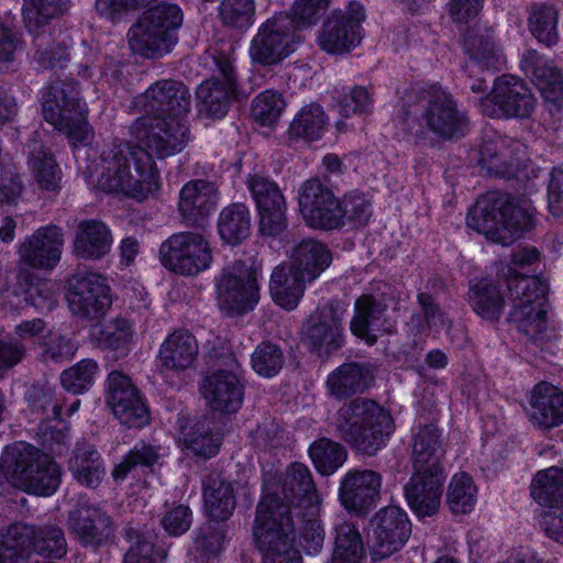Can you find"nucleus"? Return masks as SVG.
Returning a JSON list of instances; mask_svg holds the SVG:
<instances>
[{
    "instance_id": "9d476101",
    "label": "nucleus",
    "mask_w": 563,
    "mask_h": 563,
    "mask_svg": "<svg viewBox=\"0 0 563 563\" xmlns=\"http://www.w3.org/2000/svg\"><path fill=\"white\" fill-rule=\"evenodd\" d=\"M273 499L260 500L256 506L253 536L264 559L296 555L294 547L296 521L289 511H283Z\"/></svg>"
},
{
    "instance_id": "6e6552de",
    "label": "nucleus",
    "mask_w": 563,
    "mask_h": 563,
    "mask_svg": "<svg viewBox=\"0 0 563 563\" xmlns=\"http://www.w3.org/2000/svg\"><path fill=\"white\" fill-rule=\"evenodd\" d=\"M43 115L56 130L74 143H86L90 136L87 111L80 104L77 84L53 81L43 95Z\"/></svg>"
},
{
    "instance_id": "f8f14e48",
    "label": "nucleus",
    "mask_w": 563,
    "mask_h": 563,
    "mask_svg": "<svg viewBox=\"0 0 563 563\" xmlns=\"http://www.w3.org/2000/svg\"><path fill=\"white\" fill-rule=\"evenodd\" d=\"M217 295L220 309L229 314L252 310L260 299L254 265L235 261L225 266L217 280Z\"/></svg>"
},
{
    "instance_id": "9b49d317",
    "label": "nucleus",
    "mask_w": 563,
    "mask_h": 563,
    "mask_svg": "<svg viewBox=\"0 0 563 563\" xmlns=\"http://www.w3.org/2000/svg\"><path fill=\"white\" fill-rule=\"evenodd\" d=\"M273 499L283 511L292 515L319 507V496L310 470L302 463L290 464L278 479L265 481L261 500Z\"/></svg>"
},
{
    "instance_id": "4be33fe9",
    "label": "nucleus",
    "mask_w": 563,
    "mask_h": 563,
    "mask_svg": "<svg viewBox=\"0 0 563 563\" xmlns=\"http://www.w3.org/2000/svg\"><path fill=\"white\" fill-rule=\"evenodd\" d=\"M68 303L76 316L87 320L100 319L112 305L107 278L96 273L74 277L68 292Z\"/></svg>"
},
{
    "instance_id": "3c124183",
    "label": "nucleus",
    "mask_w": 563,
    "mask_h": 563,
    "mask_svg": "<svg viewBox=\"0 0 563 563\" xmlns=\"http://www.w3.org/2000/svg\"><path fill=\"white\" fill-rule=\"evenodd\" d=\"M66 11V0H23L22 16L29 32H38Z\"/></svg>"
},
{
    "instance_id": "cd10ccee",
    "label": "nucleus",
    "mask_w": 563,
    "mask_h": 563,
    "mask_svg": "<svg viewBox=\"0 0 563 563\" xmlns=\"http://www.w3.org/2000/svg\"><path fill=\"white\" fill-rule=\"evenodd\" d=\"M443 482V470H415L404 490L409 507L417 516H432L438 511Z\"/></svg>"
},
{
    "instance_id": "09e8293b",
    "label": "nucleus",
    "mask_w": 563,
    "mask_h": 563,
    "mask_svg": "<svg viewBox=\"0 0 563 563\" xmlns=\"http://www.w3.org/2000/svg\"><path fill=\"white\" fill-rule=\"evenodd\" d=\"M531 496L544 507L563 505V470L550 467L540 471L531 483Z\"/></svg>"
},
{
    "instance_id": "39448f33",
    "label": "nucleus",
    "mask_w": 563,
    "mask_h": 563,
    "mask_svg": "<svg viewBox=\"0 0 563 563\" xmlns=\"http://www.w3.org/2000/svg\"><path fill=\"white\" fill-rule=\"evenodd\" d=\"M395 430L388 410L377 401L356 397L345 401L335 412L334 435L355 452L374 456L387 443Z\"/></svg>"
},
{
    "instance_id": "7ed1b4c3",
    "label": "nucleus",
    "mask_w": 563,
    "mask_h": 563,
    "mask_svg": "<svg viewBox=\"0 0 563 563\" xmlns=\"http://www.w3.org/2000/svg\"><path fill=\"white\" fill-rule=\"evenodd\" d=\"M98 186L106 192L122 194L137 201L158 189L155 163L142 150L126 141L114 140L100 154Z\"/></svg>"
},
{
    "instance_id": "49530a36",
    "label": "nucleus",
    "mask_w": 563,
    "mask_h": 563,
    "mask_svg": "<svg viewBox=\"0 0 563 563\" xmlns=\"http://www.w3.org/2000/svg\"><path fill=\"white\" fill-rule=\"evenodd\" d=\"M29 165L38 186L44 190L59 189L62 172L52 154L47 153L41 142L29 144Z\"/></svg>"
},
{
    "instance_id": "680f3d73",
    "label": "nucleus",
    "mask_w": 563,
    "mask_h": 563,
    "mask_svg": "<svg viewBox=\"0 0 563 563\" xmlns=\"http://www.w3.org/2000/svg\"><path fill=\"white\" fill-rule=\"evenodd\" d=\"M99 366L91 358H85L60 374L63 388L74 395L87 391L95 383Z\"/></svg>"
},
{
    "instance_id": "f257e3e1",
    "label": "nucleus",
    "mask_w": 563,
    "mask_h": 563,
    "mask_svg": "<svg viewBox=\"0 0 563 563\" xmlns=\"http://www.w3.org/2000/svg\"><path fill=\"white\" fill-rule=\"evenodd\" d=\"M400 124L418 145H431V134L446 142L461 140L470 131L467 113L437 84L415 85L406 92Z\"/></svg>"
},
{
    "instance_id": "603ef678",
    "label": "nucleus",
    "mask_w": 563,
    "mask_h": 563,
    "mask_svg": "<svg viewBox=\"0 0 563 563\" xmlns=\"http://www.w3.org/2000/svg\"><path fill=\"white\" fill-rule=\"evenodd\" d=\"M184 443L195 455L210 459L218 454L222 438L211 428L209 419L197 421L183 432Z\"/></svg>"
},
{
    "instance_id": "5fc2aeb1",
    "label": "nucleus",
    "mask_w": 563,
    "mask_h": 563,
    "mask_svg": "<svg viewBox=\"0 0 563 563\" xmlns=\"http://www.w3.org/2000/svg\"><path fill=\"white\" fill-rule=\"evenodd\" d=\"M35 526L26 523H13L0 533V545L7 552V558L15 563L19 559L26 558L32 551Z\"/></svg>"
},
{
    "instance_id": "7c9ffc66",
    "label": "nucleus",
    "mask_w": 563,
    "mask_h": 563,
    "mask_svg": "<svg viewBox=\"0 0 563 563\" xmlns=\"http://www.w3.org/2000/svg\"><path fill=\"white\" fill-rule=\"evenodd\" d=\"M113 242L110 228L97 219L77 223L71 242L73 254L82 260L97 261L104 257Z\"/></svg>"
},
{
    "instance_id": "052dcab7",
    "label": "nucleus",
    "mask_w": 563,
    "mask_h": 563,
    "mask_svg": "<svg viewBox=\"0 0 563 563\" xmlns=\"http://www.w3.org/2000/svg\"><path fill=\"white\" fill-rule=\"evenodd\" d=\"M27 399L33 412L42 415L44 420L60 418L64 400L48 385L35 384L27 391Z\"/></svg>"
},
{
    "instance_id": "e2e57ef3",
    "label": "nucleus",
    "mask_w": 563,
    "mask_h": 563,
    "mask_svg": "<svg viewBox=\"0 0 563 563\" xmlns=\"http://www.w3.org/2000/svg\"><path fill=\"white\" fill-rule=\"evenodd\" d=\"M255 9L254 0H222L219 16L225 26L244 31L254 23Z\"/></svg>"
},
{
    "instance_id": "5701e85b",
    "label": "nucleus",
    "mask_w": 563,
    "mask_h": 563,
    "mask_svg": "<svg viewBox=\"0 0 563 563\" xmlns=\"http://www.w3.org/2000/svg\"><path fill=\"white\" fill-rule=\"evenodd\" d=\"M383 476L369 468H353L340 481L339 500L347 511L367 515L380 499Z\"/></svg>"
},
{
    "instance_id": "bb28decb",
    "label": "nucleus",
    "mask_w": 563,
    "mask_h": 563,
    "mask_svg": "<svg viewBox=\"0 0 563 563\" xmlns=\"http://www.w3.org/2000/svg\"><path fill=\"white\" fill-rule=\"evenodd\" d=\"M69 531L84 547L99 548L113 538L114 522L100 507L81 503L68 515Z\"/></svg>"
},
{
    "instance_id": "4c0bfd02",
    "label": "nucleus",
    "mask_w": 563,
    "mask_h": 563,
    "mask_svg": "<svg viewBox=\"0 0 563 563\" xmlns=\"http://www.w3.org/2000/svg\"><path fill=\"white\" fill-rule=\"evenodd\" d=\"M308 279L292 266L282 264L271 275L269 290L273 300L280 307L291 310L301 299Z\"/></svg>"
},
{
    "instance_id": "b1692460",
    "label": "nucleus",
    "mask_w": 563,
    "mask_h": 563,
    "mask_svg": "<svg viewBox=\"0 0 563 563\" xmlns=\"http://www.w3.org/2000/svg\"><path fill=\"white\" fill-rule=\"evenodd\" d=\"M228 360V369L212 372L200 385V391L208 406L213 411L222 413L236 412L243 402V385L236 375L240 365L232 355H229Z\"/></svg>"
},
{
    "instance_id": "58836bf2",
    "label": "nucleus",
    "mask_w": 563,
    "mask_h": 563,
    "mask_svg": "<svg viewBox=\"0 0 563 563\" xmlns=\"http://www.w3.org/2000/svg\"><path fill=\"white\" fill-rule=\"evenodd\" d=\"M499 280L483 278L470 286L467 300L474 312L484 319L497 321L505 307Z\"/></svg>"
},
{
    "instance_id": "f3484780",
    "label": "nucleus",
    "mask_w": 563,
    "mask_h": 563,
    "mask_svg": "<svg viewBox=\"0 0 563 563\" xmlns=\"http://www.w3.org/2000/svg\"><path fill=\"white\" fill-rule=\"evenodd\" d=\"M344 312V306L338 299H331L305 322V343L319 357H328L343 345Z\"/></svg>"
},
{
    "instance_id": "e433bc0d",
    "label": "nucleus",
    "mask_w": 563,
    "mask_h": 563,
    "mask_svg": "<svg viewBox=\"0 0 563 563\" xmlns=\"http://www.w3.org/2000/svg\"><path fill=\"white\" fill-rule=\"evenodd\" d=\"M68 468L79 484L89 488L98 487L106 474L100 453L88 442L76 443Z\"/></svg>"
},
{
    "instance_id": "f704fd0d",
    "label": "nucleus",
    "mask_w": 563,
    "mask_h": 563,
    "mask_svg": "<svg viewBox=\"0 0 563 563\" xmlns=\"http://www.w3.org/2000/svg\"><path fill=\"white\" fill-rule=\"evenodd\" d=\"M463 48L468 56L464 69L470 77L474 75V67L488 70L495 68L498 63L496 43L490 32L485 27L468 29L463 36Z\"/></svg>"
},
{
    "instance_id": "79ce46f5",
    "label": "nucleus",
    "mask_w": 563,
    "mask_h": 563,
    "mask_svg": "<svg viewBox=\"0 0 563 563\" xmlns=\"http://www.w3.org/2000/svg\"><path fill=\"white\" fill-rule=\"evenodd\" d=\"M251 227V214L244 203L235 202L224 207L218 218L219 235L230 245H238L246 240Z\"/></svg>"
},
{
    "instance_id": "423d86ee",
    "label": "nucleus",
    "mask_w": 563,
    "mask_h": 563,
    "mask_svg": "<svg viewBox=\"0 0 563 563\" xmlns=\"http://www.w3.org/2000/svg\"><path fill=\"white\" fill-rule=\"evenodd\" d=\"M0 467L12 486L29 494L49 496L60 484L62 472L55 461L25 442L7 446Z\"/></svg>"
},
{
    "instance_id": "6ab92c4d",
    "label": "nucleus",
    "mask_w": 563,
    "mask_h": 563,
    "mask_svg": "<svg viewBox=\"0 0 563 563\" xmlns=\"http://www.w3.org/2000/svg\"><path fill=\"white\" fill-rule=\"evenodd\" d=\"M364 19L363 5L356 1L349 4L346 12L334 11L323 23L319 46L332 54L350 52L361 43Z\"/></svg>"
},
{
    "instance_id": "a18cd8bd",
    "label": "nucleus",
    "mask_w": 563,
    "mask_h": 563,
    "mask_svg": "<svg viewBox=\"0 0 563 563\" xmlns=\"http://www.w3.org/2000/svg\"><path fill=\"white\" fill-rule=\"evenodd\" d=\"M558 22L559 11L553 4L538 2L528 8L529 31L539 43L548 47L559 41Z\"/></svg>"
},
{
    "instance_id": "a19ab883",
    "label": "nucleus",
    "mask_w": 563,
    "mask_h": 563,
    "mask_svg": "<svg viewBox=\"0 0 563 563\" xmlns=\"http://www.w3.org/2000/svg\"><path fill=\"white\" fill-rule=\"evenodd\" d=\"M331 260L324 244L314 239H305L295 246L289 265L312 282L330 265Z\"/></svg>"
},
{
    "instance_id": "2f4dec72",
    "label": "nucleus",
    "mask_w": 563,
    "mask_h": 563,
    "mask_svg": "<svg viewBox=\"0 0 563 563\" xmlns=\"http://www.w3.org/2000/svg\"><path fill=\"white\" fill-rule=\"evenodd\" d=\"M528 416L540 429H552L562 424L563 393L552 384H537L530 395Z\"/></svg>"
},
{
    "instance_id": "ddd939ff",
    "label": "nucleus",
    "mask_w": 563,
    "mask_h": 563,
    "mask_svg": "<svg viewBox=\"0 0 563 563\" xmlns=\"http://www.w3.org/2000/svg\"><path fill=\"white\" fill-rule=\"evenodd\" d=\"M536 98L530 88L510 75L497 77L490 92L479 99L481 111L497 119H527L536 108Z\"/></svg>"
},
{
    "instance_id": "338daca9",
    "label": "nucleus",
    "mask_w": 563,
    "mask_h": 563,
    "mask_svg": "<svg viewBox=\"0 0 563 563\" xmlns=\"http://www.w3.org/2000/svg\"><path fill=\"white\" fill-rule=\"evenodd\" d=\"M284 363L285 357L282 349L268 341L260 343L251 355L252 368L266 378L277 375Z\"/></svg>"
},
{
    "instance_id": "bf43d9fd",
    "label": "nucleus",
    "mask_w": 563,
    "mask_h": 563,
    "mask_svg": "<svg viewBox=\"0 0 563 563\" xmlns=\"http://www.w3.org/2000/svg\"><path fill=\"white\" fill-rule=\"evenodd\" d=\"M332 555L336 558H364V544L358 528L350 521H341L334 526Z\"/></svg>"
},
{
    "instance_id": "0eeeda50",
    "label": "nucleus",
    "mask_w": 563,
    "mask_h": 563,
    "mask_svg": "<svg viewBox=\"0 0 563 563\" xmlns=\"http://www.w3.org/2000/svg\"><path fill=\"white\" fill-rule=\"evenodd\" d=\"M184 14L177 4L159 2L142 13L128 32L133 53L146 58L168 53L177 42Z\"/></svg>"
},
{
    "instance_id": "2eb2a0df",
    "label": "nucleus",
    "mask_w": 563,
    "mask_h": 563,
    "mask_svg": "<svg viewBox=\"0 0 563 563\" xmlns=\"http://www.w3.org/2000/svg\"><path fill=\"white\" fill-rule=\"evenodd\" d=\"M164 267L184 276H194L207 269L212 261L208 241L198 233L183 232L169 236L161 244Z\"/></svg>"
},
{
    "instance_id": "c03bdc74",
    "label": "nucleus",
    "mask_w": 563,
    "mask_h": 563,
    "mask_svg": "<svg viewBox=\"0 0 563 563\" xmlns=\"http://www.w3.org/2000/svg\"><path fill=\"white\" fill-rule=\"evenodd\" d=\"M124 538L130 543V548L123 563H163L167 558V551L155 545V534L148 531L126 527Z\"/></svg>"
},
{
    "instance_id": "0e129e2a",
    "label": "nucleus",
    "mask_w": 563,
    "mask_h": 563,
    "mask_svg": "<svg viewBox=\"0 0 563 563\" xmlns=\"http://www.w3.org/2000/svg\"><path fill=\"white\" fill-rule=\"evenodd\" d=\"M158 459L159 453L156 446L140 442L114 466L113 481L115 483L123 482L136 466L151 467L157 463Z\"/></svg>"
},
{
    "instance_id": "72a5a7b5",
    "label": "nucleus",
    "mask_w": 563,
    "mask_h": 563,
    "mask_svg": "<svg viewBox=\"0 0 563 563\" xmlns=\"http://www.w3.org/2000/svg\"><path fill=\"white\" fill-rule=\"evenodd\" d=\"M373 379L374 375L369 364L350 362L330 373L325 384L331 396L343 400L355 394L364 393Z\"/></svg>"
},
{
    "instance_id": "ea45409f",
    "label": "nucleus",
    "mask_w": 563,
    "mask_h": 563,
    "mask_svg": "<svg viewBox=\"0 0 563 563\" xmlns=\"http://www.w3.org/2000/svg\"><path fill=\"white\" fill-rule=\"evenodd\" d=\"M203 498L207 512L214 521L228 520L236 505L232 483L216 473L210 474L203 484Z\"/></svg>"
},
{
    "instance_id": "a211bd4d",
    "label": "nucleus",
    "mask_w": 563,
    "mask_h": 563,
    "mask_svg": "<svg viewBox=\"0 0 563 563\" xmlns=\"http://www.w3.org/2000/svg\"><path fill=\"white\" fill-rule=\"evenodd\" d=\"M298 202L309 227L322 230L342 228L340 200L319 179L312 178L301 185Z\"/></svg>"
},
{
    "instance_id": "4468645a",
    "label": "nucleus",
    "mask_w": 563,
    "mask_h": 563,
    "mask_svg": "<svg viewBox=\"0 0 563 563\" xmlns=\"http://www.w3.org/2000/svg\"><path fill=\"white\" fill-rule=\"evenodd\" d=\"M296 43L294 21L288 13H278L257 29L251 41L250 57L262 66L277 65L294 52Z\"/></svg>"
},
{
    "instance_id": "c85d7f7f",
    "label": "nucleus",
    "mask_w": 563,
    "mask_h": 563,
    "mask_svg": "<svg viewBox=\"0 0 563 563\" xmlns=\"http://www.w3.org/2000/svg\"><path fill=\"white\" fill-rule=\"evenodd\" d=\"M523 67L531 74L533 82L550 111H563V74L554 63L534 49L528 51L522 57Z\"/></svg>"
},
{
    "instance_id": "864d4df0",
    "label": "nucleus",
    "mask_w": 563,
    "mask_h": 563,
    "mask_svg": "<svg viewBox=\"0 0 563 563\" xmlns=\"http://www.w3.org/2000/svg\"><path fill=\"white\" fill-rule=\"evenodd\" d=\"M309 456L321 475H331L345 462L347 452L340 443L321 438L310 445Z\"/></svg>"
},
{
    "instance_id": "aec40b11",
    "label": "nucleus",
    "mask_w": 563,
    "mask_h": 563,
    "mask_svg": "<svg viewBox=\"0 0 563 563\" xmlns=\"http://www.w3.org/2000/svg\"><path fill=\"white\" fill-rule=\"evenodd\" d=\"M144 114L184 118L191 108V95L180 80L159 79L136 97Z\"/></svg>"
},
{
    "instance_id": "473e14b6",
    "label": "nucleus",
    "mask_w": 563,
    "mask_h": 563,
    "mask_svg": "<svg viewBox=\"0 0 563 563\" xmlns=\"http://www.w3.org/2000/svg\"><path fill=\"white\" fill-rule=\"evenodd\" d=\"M198 352V341L190 331L175 330L159 347L161 371L184 372L194 365Z\"/></svg>"
},
{
    "instance_id": "c9c22d12",
    "label": "nucleus",
    "mask_w": 563,
    "mask_h": 563,
    "mask_svg": "<svg viewBox=\"0 0 563 563\" xmlns=\"http://www.w3.org/2000/svg\"><path fill=\"white\" fill-rule=\"evenodd\" d=\"M445 454L442 434L434 423L419 426L413 435V470H443L441 461Z\"/></svg>"
},
{
    "instance_id": "69168bd1",
    "label": "nucleus",
    "mask_w": 563,
    "mask_h": 563,
    "mask_svg": "<svg viewBox=\"0 0 563 563\" xmlns=\"http://www.w3.org/2000/svg\"><path fill=\"white\" fill-rule=\"evenodd\" d=\"M340 211L342 227L346 221L354 227H364L373 214L372 201L365 194L354 190L344 195L340 200Z\"/></svg>"
},
{
    "instance_id": "393cba45",
    "label": "nucleus",
    "mask_w": 563,
    "mask_h": 563,
    "mask_svg": "<svg viewBox=\"0 0 563 563\" xmlns=\"http://www.w3.org/2000/svg\"><path fill=\"white\" fill-rule=\"evenodd\" d=\"M107 383V402L121 423L140 428L148 422L147 408L130 377L114 371L109 374Z\"/></svg>"
},
{
    "instance_id": "f03ea898",
    "label": "nucleus",
    "mask_w": 563,
    "mask_h": 563,
    "mask_svg": "<svg viewBox=\"0 0 563 563\" xmlns=\"http://www.w3.org/2000/svg\"><path fill=\"white\" fill-rule=\"evenodd\" d=\"M539 261L540 252L537 247H522L512 252L508 266L498 274L505 279L508 289L511 303L509 320L536 345H541L549 338V285L521 271Z\"/></svg>"
},
{
    "instance_id": "dca6fc26",
    "label": "nucleus",
    "mask_w": 563,
    "mask_h": 563,
    "mask_svg": "<svg viewBox=\"0 0 563 563\" xmlns=\"http://www.w3.org/2000/svg\"><path fill=\"white\" fill-rule=\"evenodd\" d=\"M214 70L219 76L205 80L196 90L200 111L209 117L221 118L230 107L235 93L236 74L230 53L213 51L210 55Z\"/></svg>"
},
{
    "instance_id": "1a4fd4ad",
    "label": "nucleus",
    "mask_w": 563,
    "mask_h": 563,
    "mask_svg": "<svg viewBox=\"0 0 563 563\" xmlns=\"http://www.w3.org/2000/svg\"><path fill=\"white\" fill-rule=\"evenodd\" d=\"M131 135L153 159L165 158L181 152L189 142V128L184 118L143 114L130 126Z\"/></svg>"
},
{
    "instance_id": "412c9836",
    "label": "nucleus",
    "mask_w": 563,
    "mask_h": 563,
    "mask_svg": "<svg viewBox=\"0 0 563 563\" xmlns=\"http://www.w3.org/2000/svg\"><path fill=\"white\" fill-rule=\"evenodd\" d=\"M372 559L383 560L399 551L411 533L410 521L404 510L396 506L380 509L371 520Z\"/></svg>"
},
{
    "instance_id": "de8ad7c7",
    "label": "nucleus",
    "mask_w": 563,
    "mask_h": 563,
    "mask_svg": "<svg viewBox=\"0 0 563 563\" xmlns=\"http://www.w3.org/2000/svg\"><path fill=\"white\" fill-rule=\"evenodd\" d=\"M34 34V60L42 69H63L69 62L68 43L66 38L53 40L44 29Z\"/></svg>"
},
{
    "instance_id": "4d7b16f0",
    "label": "nucleus",
    "mask_w": 563,
    "mask_h": 563,
    "mask_svg": "<svg viewBox=\"0 0 563 563\" xmlns=\"http://www.w3.org/2000/svg\"><path fill=\"white\" fill-rule=\"evenodd\" d=\"M318 512L319 507H316L313 515L309 509L294 514V517L297 518L296 529L299 531L300 545L309 555L318 554L324 542V530L318 518Z\"/></svg>"
},
{
    "instance_id": "a878e982",
    "label": "nucleus",
    "mask_w": 563,
    "mask_h": 563,
    "mask_svg": "<svg viewBox=\"0 0 563 563\" xmlns=\"http://www.w3.org/2000/svg\"><path fill=\"white\" fill-rule=\"evenodd\" d=\"M64 245L63 230L57 225L37 229L19 247L20 265L52 271L60 261Z\"/></svg>"
},
{
    "instance_id": "774afa93",
    "label": "nucleus",
    "mask_w": 563,
    "mask_h": 563,
    "mask_svg": "<svg viewBox=\"0 0 563 563\" xmlns=\"http://www.w3.org/2000/svg\"><path fill=\"white\" fill-rule=\"evenodd\" d=\"M285 108V101L280 93L266 90L252 101L251 115L262 125L274 124Z\"/></svg>"
},
{
    "instance_id": "13d9d810",
    "label": "nucleus",
    "mask_w": 563,
    "mask_h": 563,
    "mask_svg": "<svg viewBox=\"0 0 563 563\" xmlns=\"http://www.w3.org/2000/svg\"><path fill=\"white\" fill-rule=\"evenodd\" d=\"M476 486L466 473L455 474L448 487L446 503L453 514H468L476 501Z\"/></svg>"
},
{
    "instance_id": "6e6d98bb",
    "label": "nucleus",
    "mask_w": 563,
    "mask_h": 563,
    "mask_svg": "<svg viewBox=\"0 0 563 563\" xmlns=\"http://www.w3.org/2000/svg\"><path fill=\"white\" fill-rule=\"evenodd\" d=\"M32 551L48 559H62L67 553L63 529L54 523L35 527Z\"/></svg>"
},
{
    "instance_id": "20e7f679",
    "label": "nucleus",
    "mask_w": 563,
    "mask_h": 563,
    "mask_svg": "<svg viewBox=\"0 0 563 563\" xmlns=\"http://www.w3.org/2000/svg\"><path fill=\"white\" fill-rule=\"evenodd\" d=\"M531 202L508 194L487 192L467 213V225L487 240L509 245L536 225Z\"/></svg>"
},
{
    "instance_id": "c756f323",
    "label": "nucleus",
    "mask_w": 563,
    "mask_h": 563,
    "mask_svg": "<svg viewBox=\"0 0 563 563\" xmlns=\"http://www.w3.org/2000/svg\"><path fill=\"white\" fill-rule=\"evenodd\" d=\"M218 203V189L203 179L190 180L179 192L178 210L183 221L192 227L202 225Z\"/></svg>"
},
{
    "instance_id": "37998d69",
    "label": "nucleus",
    "mask_w": 563,
    "mask_h": 563,
    "mask_svg": "<svg viewBox=\"0 0 563 563\" xmlns=\"http://www.w3.org/2000/svg\"><path fill=\"white\" fill-rule=\"evenodd\" d=\"M328 125V115L323 108L311 102L303 106L292 119L288 134L291 140L317 141L322 137Z\"/></svg>"
},
{
    "instance_id": "8fccbe9b",
    "label": "nucleus",
    "mask_w": 563,
    "mask_h": 563,
    "mask_svg": "<svg viewBox=\"0 0 563 563\" xmlns=\"http://www.w3.org/2000/svg\"><path fill=\"white\" fill-rule=\"evenodd\" d=\"M387 303L382 302L372 295H363L355 301V314L351 321V331L357 338L374 344L377 340L375 334L369 333V324L379 320L386 311Z\"/></svg>"
}]
</instances>
